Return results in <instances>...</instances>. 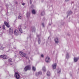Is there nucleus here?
<instances>
[{"label": "nucleus", "instance_id": "nucleus-1", "mask_svg": "<svg viewBox=\"0 0 79 79\" xmlns=\"http://www.w3.org/2000/svg\"><path fill=\"white\" fill-rule=\"evenodd\" d=\"M19 53L20 56H22V57H25V56H26V54L25 53H24L22 51H20L19 52Z\"/></svg>", "mask_w": 79, "mask_h": 79}, {"label": "nucleus", "instance_id": "nucleus-2", "mask_svg": "<svg viewBox=\"0 0 79 79\" xmlns=\"http://www.w3.org/2000/svg\"><path fill=\"white\" fill-rule=\"evenodd\" d=\"M15 77H16V78L17 79H19L20 77V76H19V74L18 73V72H15Z\"/></svg>", "mask_w": 79, "mask_h": 79}, {"label": "nucleus", "instance_id": "nucleus-3", "mask_svg": "<svg viewBox=\"0 0 79 79\" xmlns=\"http://www.w3.org/2000/svg\"><path fill=\"white\" fill-rule=\"evenodd\" d=\"M45 61L46 63H49L50 62V58L48 56H47L45 58Z\"/></svg>", "mask_w": 79, "mask_h": 79}, {"label": "nucleus", "instance_id": "nucleus-4", "mask_svg": "<svg viewBox=\"0 0 79 79\" xmlns=\"http://www.w3.org/2000/svg\"><path fill=\"white\" fill-rule=\"evenodd\" d=\"M14 33L15 35H18L19 34V31L18 30H15L14 31Z\"/></svg>", "mask_w": 79, "mask_h": 79}, {"label": "nucleus", "instance_id": "nucleus-5", "mask_svg": "<svg viewBox=\"0 0 79 79\" xmlns=\"http://www.w3.org/2000/svg\"><path fill=\"white\" fill-rule=\"evenodd\" d=\"M6 57H7V56L6 55H2L0 56V58H3L4 60H5L6 58Z\"/></svg>", "mask_w": 79, "mask_h": 79}, {"label": "nucleus", "instance_id": "nucleus-6", "mask_svg": "<svg viewBox=\"0 0 79 79\" xmlns=\"http://www.w3.org/2000/svg\"><path fill=\"white\" fill-rule=\"evenodd\" d=\"M29 69H30V66L27 65L24 68V71H26L27 70H28Z\"/></svg>", "mask_w": 79, "mask_h": 79}, {"label": "nucleus", "instance_id": "nucleus-7", "mask_svg": "<svg viewBox=\"0 0 79 79\" xmlns=\"http://www.w3.org/2000/svg\"><path fill=\"white\" fill-rule=\"evenodd\" d=\"M40 75H42V72L41 71L35 74V76H40Z\"/></svg>", "mask_w": 79, "mask_h": 79}, {"label": "nucleus", "instance_id": "nucleus-8", "mask_svg": "<svg viewBox=\"0 0 79 79\" xmlns=\"http://www.w3.org/2000/svg\"><path fill=\"white\" fill-rule=\"evenodd\" d=\"M4 24H5V25H6V27H9L10 25V24H9V23H7V22H6L5 21Z\"/></svg>", "mask_w": 79, "mask_h": 79}, {"label": "nucleus", "instance_id": "nucleus-9", "mask_svg": "<svg viewBox=\"0 0 79 79\" xmlns=\"http://www.w3.org/2000/svg\"><path fill=\"white\" fill-rule=\"evenodd\" d=\"M9 33L10 34H13V31L12 29L10 28L9 30Z\"/></svg>", "mask_w": 79, "mask_h": 79}, {"label": "nucleus", "instance_id": "nucleus-10", "mask_svg": "<svg viewBox=\"0 0 79 79\" xmlns=\"http://www.w3.org/2000/svg\"><path fill=\"white\" fill-rule=\"evenodd\" d=\"M54 40L55 41L56 44H58V38L56 37L55 38Z\"/></svg>", "mask_w": 79, "mask_h": 79}, {"label": "nucleus", "instance_id": "nucleus-11", "mask_svg": "<svg viewBox=\"0 0 79 79\" xmlns=\"http://www.w3.org/2000/svg\"><path fill=\"white\" fill-rule=\"evenodd\" d=\"M52 66L53 69H56V64L55 63L53 64Z\"/></svg>", "mask_w": 79, "mask_h": 79}, {"label": "nucleus", "instance_id": "nucleus-12", "mask_svg": "<svg viewBox=\"0 0 79 79\" xmlns=\"http://www.w3.org/2000/svg\"><path fill=\"white\" fill-rule=\"evenodd\" d=\"M79 58H78L75 57L74 59V62H77Z\"/></svg>", "mask_w": 79, "mask_h": 79}, {"label": "nucleus", "instance_id": "nucleus-13", "mask_svg": "<svg viewBox=\"0 0 79 79\" xmlns=\"http://www.w3.org/2000/svg\"><path fill=\"white\" fill-rule=\"evenodd\" d=\"M27 19H29L30 18V14L27 13Z\"/></svg>", "mask_w": 79, "mask_h": 79}, {"label": "nucleus", "instance_id": "nucleus-14", "mask_svg": "<svg viewBox=\"0 0 79 79\" xmlns=\"http://www.w3.org/2000/svg\"><path fill=\"white\" fill-rule=\"evenodd\" d=\"M35 28L34 27H32V32H35Z\"/></svg>", "mask_w": 79, "mask_h": 79}, {"label": "nucleus", "instance_id": "nucleus-15", "mask_svg": "<svg viewBox=\"0 0 79 79\" xmlns=\"http://www.w3.org/2000/svg\"><path fill=\"white\" fill-rule=\"evenodd\" d=\"M42 70L44 71V72H45L46 71V68L45 66H43L42 68Z\"/></svg>", "mask_w": 79, "mask_h": 79}, {"label": "nucleus", "instance_id": "nucleus-16", "mask_svg": "<svg viewBox=\"0 0 79 79\" xmlns=\"http://www.w3.org/2000/svg\"><path fill=\"white\" fill-rule=\"evenodd\" d=\"M69 53L67 52V54H66V58L67 59H68V58H69Z\"/></svg>", "mask_w": 79, "mask_h": 79}, {"label": "nucleus", "instance_id": "nucleus-17", "mask_svg": "<svg viewBox=\"0 0 79 79\" xmlns=\"http://www.w3.org/2000/svg\"><path fill=\"white\" fill-rule=\"evenodd\" d=\"M21 18H22L21 14H19L18 17V18L19 19H21Z\"/></svg>", "mask_w": 79, "mask_h": 79}, {"label": "nucleus", "instance_id": "nucleus-18", "mask_svg": "<svg viewBox=\"0 0 79 79\" xmlns=\"http://www.w3.org/2000/svg\"><path fill=\"white\" fill-rule=\"evenodd\" d=\"M8 61L9 63H10L12 61V60H11V58H10L8 59Z\"/></svg>", "mask_w": 79, "mask_h": 79}, {"label": "nucleus", "instance_id": "nucleus-19", "mask_svg": "<svg viewBox=\"0 0 79 79\" xmlns=\"http://www.w3.org/2000/svg\"><path fill=\"white\" fill-rule=\"evenodd\" d=\"M32 14H33L34 15H35V10H32Z\"/></svg>", "mask_w": 79, "mask_h": 79}, {"label": "nucleus", "instance_id": "nucleus-20", "mask_svg": "<svg viewBox=\"0 0 79 79\" xmlns=\"http://www.w3.org/2000/svg\"><path fill=\"white\" fill-rule=\"evenodd\" d=\"M47 74L48 76H50V72H47Z\"/></svg>", "mask_w": 79, "mask_h": 79}, {"label": "nucleus", "instance_id": "nucleus-21", "mask_svg": "<svg viewBox=\"0 0 79 79\" xmlns=\"http://www.w3.org/2000/svg\"><path fill=\"white\" fill-rule=\"evenodd\" d=\"M57 73H59V74H60V73H61V69H58L57 70Z\"/></svg>", "mask_w": 79, "mask_h": 79}, {"label": "nucleus", "instance_id": "nucleus-22", "mask_svg": "<svg viewBox=\"0 0 79 79\" xmlns=\"http://www.w3.org/2000/svg\"><path fill=\"white\" fill-rule=\"evenodd\" d=\"M32 69L34 71H35V70H36L35 67H33Z\"/></svg>", "mask_w": 79, "mask_h": 79}, {"label": "nucleus", "instance_id": "nucleus-23", "mask_svg": "<svg viewBox=\"0 0 79 79\" xmlns=\"http://www.w3.org/2000/svg\"><path fill=\"white\" fill-rule=\"evenodd\" d=\"M45 15V12L44 11H43L41 13V15H42V16H44Z\"/></svg>", "mask_w": 79, "mask_h": 79}, {"label": "nucleus", "instance_id": "nucleus-24", "mask_svg": "<svg viewBox=\"0 0 79 79\" xmlns=\"http://www.w3.org/2000/svg\"><path fill=\"white\" fill-rule=\"evenodd\" d=\"M38 43L39 44H40V38H39L38 40Z\"/></svg>", "mask_w": 79, "mask_h": 79}, {"label": "nucleus", "instance_id": "nucleus-25", "mask_svg": "<svg viewBox=\"0 0 79 79\" xmlns=\"http://www.w3.org/2000/svg\"><path fill=\"white\" fill-rule=\"evenodd\" d=\"M19 31L20 32H21V33H23V31L22 30V29L21 28L20 29Z\"/></svg>", "mask_w": 79, "mask_h": 79}, {"label": "nucleus", "instance_id": "nucleus-26", "mask_svg": "<svg viewBox=\"0 0 79 79\" xmlns=\"http://www.w3.org/2000/svg\"><path fill=\"white\" fill-rule=\"evenodd\" d=\"M2 29H5V25L2 26Z\"/></svg>", "mask_w": 79, "mask_h": 79}, {"label": "nucleus", "instance_id": "nucleus-27", "mask_svg": "<svg viewBox=\"0 0 79 79\" xmlns=\"http://www.w3.org/2000/svg\"><path fill=\"white\" fill-rule=\"evenodd\" d=\"M72 12L71 11H70L69 13H68L69 15H71V14H72Z\"/></svg>", "mask_w": 79, "mask_h": 79}, {"label": "nucleus", "instance_id": "nucleus-28", "mask_svg": "<svg viewBox=\"0 0 79 79\" xmlns=\"http://www.w3.org/2000/svg\"><path fill=\"white\" fill-rule=\"evenodd\" d=\"M0 49L1 50H3V49H4V47H3V46H1V47Z\"/></svg>", "mask_w": 79, "mask_h": 79}, {"label": "nucleus", "instance_id": "nucleus-29", "mask_svg": "<svg viewBox=\"0 0 79 79\" xmlns=\"http://www.w3.org/2000/svg\"><path fill=\"white\" fill-rule=\"evenodd\" d=\"M26 4L25 3H22V5H23V6H24V5H25V4Z\"/></svg>", "mask_w": 79, "mask_h": 79}, {"label": "nucleus", "instance_id": "nucleus-30", "mask_svg": "<svg viewBox=\"0 0 79 79\" xmlns=\"http://www.w3.org/2000/svg\"><path fill=\"white\" fill-rule=\"evenodd\" d=\"M42 24L43 26V27H44V23H42Z\"/></svg>", "mask_w": 79, "mask_h": 79}, {"label": "nucleus", "instance_id": "nucleus-31", "mask_svg": "<svg viewBox=\"0 0 79 79\" xmlns=\"http://www.w3.org/2000/svg\"><path fill=\"white\" fill-rule=\"evenodd\" d=\"M41 57H42V58L44 57V55L42 54V55H41Z\"/></svg>", "mask_w": 79, "mask_h": 79}, {"label": "nucleus", "instance_id": "nucleus-32", "mask_svg": "<svg viewBox=\"0 0 79 79\" xmlns=\"http://www.w3.org/2000/svg\"><path fill=\"white\" fill-rule=\"evenodd\" d=\"M37 36L38 37H40V35H37Z\"/></svg>", "mask_w": 79, "mask_h": 79}, {"label": "nucleus", "instance_id": "nucleus-33", "mask_svg": "<svg viewBox=\"0 0 79 79\" xmlns=\"http://www.w3.org/2000/svg\"><path fill=\"white\" fill-rule=\"evenodd\" d=\"M30 3H32V1H31V0H30Z\"/></svg>", "mask_w": 79, "mask_h": 79}, {"label": "nucleus", "instance_id": "nucleus-34", "mask_svg": "<svg viewBox=\"0 0 79 79\" xmlns=\"http://www.w3.org/2000/svg\"><path fill=\"white\" fill-rule=\"evenodd\" d=\"M65 2H68L69 1V0H65Z\"/></svg>", "mask_w": 79, "mask_h": 79}, {"label": "nucleus", "instance_id": "nucleus-35", "mask_svg": "<svg viewBox=\"0 0 79 79\" xmlns=\"http://www.w3.org/2000/svg\"><path fill=\"white\" fill-rule=\"evenodd\" d=\"M23 29H26V27H23Z\"/></svg>", "mask_w": 79, "mask_h": 79}, {"label": "nucleus", "instance_id": "nucleus-36", "mask_svg": "<svg viewBox=\"0 0 79 79\" xmlns=\"http://www.w3.org/2000/svg\"><path fill=\"white\" fill-rule=\"evenodd\" d=\"M16 56L17 57H18V56Z\"/></svg>", "mask_w": 79, "mask_h": 79}, {"label": "nucleus", "instance_id": "nucleus-37", "mask_svg": "<svg viewBox=\"0 0 79 79\" xmlns=\"http://www.w3.org/2000/svg\"><path fill=\"white\" fill-rule=\"evenodd\" d=\"M70 76H72V74H70Z\"/></svg>", "mask_w": 79, "mask_h": 79}, {"label": "nucleus", "instance_id": "nucleus-38", "mask_svg": "<svg viewBox=\"0 0 79 79\" xmlns=\"http://www.w3.org/2000/svg\"><path fill=\"white\" fill-rule=\"evenodd\" d=\"M68 16H69V15H67V17H68Z\"/></svg>", "mask_w": 79, "mask_h": 79}, {"label": "nucleus", "instance_id": "nucleus-39", "mask_svg": "<svg viewBox=\"0 0 79 79\" xmlns=\"http://www.w3.org/2000/svg\"><path fill=\"white\" fill-rule=\"evenodd\" d=\"M31 60H32V58H31Z\"/></svg>", "mask_w": 79, "mask_h": 79}, {"label": "nucleus", "instance_id": "nucleus-40", "mask_svg": "<svg viewBox=\"0 0 79 79\" xmlns=\"http://www.w3.org/2000/svg\"><path fill=\"white\" fill-rule=\"evenodd\" d=\"M1 28V27H0V28Z\"/></svg>", "mask_w": 79, "mask_h": 79}, {"label": "nucleus", "instance_id": "nucleus-41", "mask_svg": "<svg viewBox=\"0 0 79 79\" xmlns=\"http://www.w3.org/2000/svg\"><path fill=\"white\" fill-rule=\"evenodd\" d=\"M50 38V37H48V39H49Z\"/></svg>", "mask_w": 79, "mask_h": 79}]
</instances>
